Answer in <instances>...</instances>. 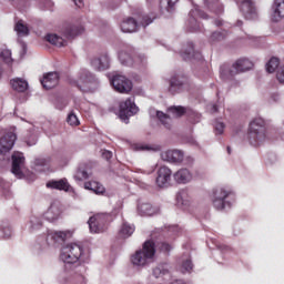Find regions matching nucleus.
<instances>
[{"mask_svg": "<svg viewBox=\"0 0 284 284\" xmlns=\"http://www.w3.org/2000/svg\"><path fill=\"white\" fill-rule=\"evenodd\" d=\"M156 247L154 246V242H145L142 250L136 251L132 255L131 263L135 267H145V265H150L154 261Z\"/></svg>", "mask_w": 284, "mask_h": 284, "instance_id": "1", "label": "nucleus"}, {"mask_svg": "<svg viewBox=\"0 0 284 284\" xmlns=\"http://www.w3.org/2000/svg\"><path fill=\"white\" fill-rule=\"evenodd\" d=\"M112 85L116 92H120L121 94L132 92L133 88L132 81L124 75H114L112 79Z\"/></svg>", "mask_w": 284, "mask_h": 284, "instance_id": "3", "label": "nucleus"}, {"mask_svg": "<svg viewBox=\"0 0 284 284\" xmlns=\"http://www.w3.org/2000/svg\"><path fill=\"white\" fill-rule=\"evenodd\" d=\"M89 176L90 173L85 171V165H81L75 173L77 181H85Z\"/></svg>", "mask_w": 284, "mask_h": 284, "instance_id": "26", "label": "nucleus"}, {"mask_svg": "<svg viewBox=\"0 0 284 284\" xmlns=\"http://www.w3.org/2000/svg\"><path fill=\"white\" fill-rule=\"evenodd\" d=\"M119 59L121 63H124L125 65H132V58L130 57V53L121 51L119 53Z\"/></svg>", "mask_w": 284, "mask_h": 284, "instance_id": "28", "label": "nucleus"}, {"mask_svg": "<svg viewBox=\"0 0 284 284\" xmlns=\"http://www.w3.org/2000/svg\"><path fill=\"white\" fill-rule=\"evenodd\" d=\"M251 133L257 141H263L265 139V122L261 119L254 120L251 123Z\"/></svg>", "mask_w": 284, "mask_h": 284, "instance_id": "8", "label": "nucleus"}, {"mask_svg": "<svg viewBox=\"0 0 284 284\" xmlns=\"http://www.w3.org/2000/svg\"><path fill=\"white\" fill-rule=\"evenodd\" d=\"M252 61L247 60V59H240L237 60L232 69H231V74H241V72H247V70H252Z\"/></svg>", "mask_w": 284, "mask_h": 284, "instance_id": "13", "label": "nucleus"}, {"mask_svg": "<svg viewBox=\"0 0 284 284\" xmlns=\"http://www.w3.org/2000/svg\"><path fill=\"white\" fill-rule=\"evenodd\" d=\"M84 187L85 190H91V192H94V194H103L105 192V187L97 181L87 182Z\"/></svg>", "mask_w": 284, "mask_h": 284, "instance_id": "20", "label": "nucleus"}, {"mask_svg": "<svg viewBox=\"0 0 284 284\" xmlns=\"http://www.w3.org/2000/svg\"><path fill=\"white\" fill-rule=\"evenodd\" d=\"M11 88L16 90V92H26L28 90V81L21 78H14L10 81Z\"/></svg>", "mask_w": 284, "mask_h": 284, "instance_id": "17", "label": "nucleus"}, {"mask_svg": "<svg viewBox=\"0 0 284 284\" xmlns=\"http://www.w3.org/2000/svg\"><path fill=\"white\" fill-rule=\"evenodd\" d=\"M14 30L20 37H28L30 34V29L22 21L16 23Z\"/></svg>", "mask_w": 284, "mask_h": 284, "instance_id": "24", "label": "nucleus"}, {"mask_svg": "<svg viewBox=\"0 0 284 284\" xmlns=\"http://www.w3.org/2000/svg\"><path fill=\"white\" fill-rule=\"evenodd\" d=\"M185 114V108L183 106H172L169 109L168 114L158 111L156 116L162 121V123H170L171 119H179Z\"/></svg>", "mask_w": 284, "mask_h": 284, "instance_id": "5", "label": "nucleus"}, {"mask_svg": "<svg viewBox=\"0 0 284 284\" xmlns=\"http://www.w3.org/2000/svg\"><path fill=\"white\" fill-rule=\"evenodd\" d=\"M41 83L45 90H52V88L59 85V74L48 73L43 77Z\"/></svg>", "mask_w": 284, "mask_h": 284, "instance_id": "14", "label": "nucleus"}, {"mask_svg": "<svg viewBox=\"0 0 284 284\" xmlns=\"http://www.w3.org/2000/svg\"><path fill=\"white\" fill-rule=\"evenodd\" d=\"M80 90H90L94 85V78L88 71H81L75 81Z\"/></svg>", "mask_w": 284, "mask_h": 284, "instance_id": "6", "label": "nucleus"}, {"mask_svg": "<svg viewBox=\"0 0 284 284\" xmlns=\"http://www.w3.org/2000/svg\"><path fill=\"white\" fill-rule=\"evenodd\" d=\"M276 68H278V59L273 58L266 64V71L272 73V72H275Z\"/></svg>", "mask_w": 284, "mask_h": 284, "instance_id": "30", "label": "nucleus"}, {"mask_svg": "<svg viewBox=\"0 0 284 284\" xmlns=\"http://www.w3.org/2000/svg\"><path fill=\"white\" fill-rule=\"evenodd\" d=\"M121 236L124 239H128V236H132L134 234V226L130 224H123L121 231H120Z\"/></svg>", "mask_w": 284, "mask_h": 284, "instance_id": "27", "label": "nucleus"}, {"mask_svg": "<svg viewBox=\"0 0 284 284\" xmlns=\"http://www.w3.org/2000/svg\"><path fill=\"white\" fill-rule=\"evenodd\" d=\"M17 142V134L13 132L4 134L0 139V152H8L14 148V143Z\"/></svg>", "mask_w": 284, "mask_h": 284, "instance_id": "9", "label": "nucleus"}, {"mask_svg": "<svg viewBox=\"0 0 284 284\" xmlns=\"http://www.w3.org/2000/svg\"><path fill=\"white\" fill-rule=\"evenodd\" d=\"M47 187L51 190H62L63 192H68L70 190V183L68 180H59V181H50L47 183Z\"/></svg>", "mask_w": 284, "mask_h": 284, "instance_id": "15", "label": "nucleus"}, {"mask_svg": "<svg viewBox=\"0 0 284 284\" xmlns=\"http://www.w3.org/2000/svg\"><path fill=\"white\" fill-rule=\"evenodd\" d=\"M69 125H80L79 118L74 113H70L67 119Z\"/></svg>", "mask_w": 284, "mask_h": 284, "instance_id": "31", "label": "nucleus"}, {"mask_svg": "<svg viewBox=\"0 0 284 284\" xmlns=\"http://www.w3.org/2000/svg\"><path fill=\"white\" fill-rule=\"evenodd\" d=\"M138 210L140 214H143L144 216H152L156 214V210H154V207H152V204L149 203H140L138 205Z\"/></svg>", "mask_w": 284, "mask_h": 284, "instance_id": "22", "label": "nucleus"}, {"mask_svg": "<svg viewBox=\"0 0 284 284\" xmlns=\"http://www.w3.org/2000/svg\"><path fill=\"white\" fill-rule=\"evenodd\" d=\"M241 10L244 11V12H252V10H254V8L252 7V2L250 1H245L242 3L241 6Z\"/></svg>", "mask_w": 284, "mask_h": 284, "instance_id": "32", "label": "nucleus"}, {"mask_svg": "<svg viewBox=\"0 0 284 284\" xmlns=\"http://www.w3.org/2000/svg\"><path fill=\"white\" fill-rule=\"evenodd\" d=\"M174 179L178 183H187L192 181V174L190 171L182 169L174 174Z\"/></svg>", "mask_w": 284, "mask_h": 284, "instance_id": "18", "label": "nucleus"}, {"mask_svg": "<svg viewBox=\"0 0 284 284\" xmlns=\"http://www.w3.org/2000/svg\"><path fill=\"white\" fill-rule=\"evenodd\" d=\"M192 270V262L186 261L183 265H182V272H190Z\"/></svg>", "mask_w": 284, "mask_h": 284, "instance_id": "35", "label": "nucleus"}, {"mask_svg": "<svg viewBox=\"0 0 284 284\" xmlns=\"http://www.w3.org/2000/svg\"><path fill=\"white\" fill-rule=\"evenodd\" d=\"M136 112H139V108H136L132 99H126L120 103L119 118L121 121H128V119H130L132 114H136Z\"/></svg>", "mask_w": 284, "mask_h": 284, "instance_id": "4", "label": "nucleus"}, {"mask_svg": "<svg viewBox=\"0 0 284 284\" xmlns=\"http://www.w3.org/2000/svg\"><path fill=\"white\" fill-rule=\"evenodd\" d=\"M161 159L168 163H181L183 161V153L179 150H166L161 153Z\"/></svg>", "mask_w": 284, "mask_h": 284, "instance_id": "12", "label": "nucleus"}, {"mask_svg": "<svg viewBox=\"0 0 284 284\" xmlns=\"http://www.w3.org/2000/svg\"><path fill=\"white\" fill-rule=\"evenodd\" d=\"M89 226H90L91 232H93V234L101 232V227L99 226V217H97V216L90 217Z\"/></svg>", "mask_w": 284, "mask_h": 284, "instance_id": "25", "label": "nucleus"}, {"mask_svg": "<svg viewBox=\"0 0 284 284\" xmlns=\"http://www.w3.org/2000/svg\"><path fill=\"white\" fill-rule=\"evenodd\" d=\"M75 6H78L79 8H81V6H83V0H73Z\"/></svg>", "mask_w": 284, "mask_h": 284, "instance_id": "40", "label": "nucleus"}, {"mask_svg": "<svg viewBox=\"0 0 284 284\" xmlns=\"http://www.w3.org/2000/svg\"><path fill=\"white\" fill-rule=\"evenodd\" d=\"M26 163V158L23 156V153L16 152L12 155V174L21 179L22 172H21V165Z\"/></svg>", "mask_w": 284, "mask_h": 284, "instance_id": "10", "label": "nucleus"}, {"mask_svg": "<svg viewBox=\"0 0 284 284\" xmlns=\"http://www.w3.org/2000/svg\"><path fill=\"white\" fill-rule=\"evenodd\" d=\"M47 41H49V43H52V45H57V48H63V45H65L64 39L54 33L48 34Z\"/></svg>", "mask_w": 284, "mask_h": 284, "instance_id": "23", "label": "nucleus"}, {"mask_svg": "<svg viewBox=\"0 0 284 284\" xmlns=\"http://www.w3.org/2000/svg\"><path fill=\"white\" fill-rule=\"evenodd\" d=\"M83 32V28L81 27H67L63 30V37L65 39H74V37H79Z\"/></svg>", "mask_w": 284, "mask_h": 284, "instance_id": "19", "label": "nucleus"}, {"mask_svg": "<svg viewBox=\"0 0 284 284\" xmlns=\"http://www.w3.org/2000/svg\"><path fill=\"white\" fill-rule=\"evenodd\" d=\"M171 179H172V171L169 168L162 166L158 171L156 183L159 187H166V185H170Z\"/></svg>", "mask_w": 284, "mask_h": 284, "instance_id": "11", "label": "nucleus"}, {"mask_svg": "<svg viewBox=\"0 0 284 284\" xmlns=\"http://www.w3.org/2000/svg\"><path fill=\"white\" fill-rule=\"evenodd\" d=\"M81 254H83V250L79 244H68L62 250L61 260L64 263H77L81 258Z\"/></svg>", "mask_w": 284, "mask_h": 284, "instance_id": "2", "label": "nucleus"}, {"mask_svg": "<svg viewBox=\"0 0 284 284\" xmlns=\"http://www.w3.org/2000/svg\"><path fill=\"white\" fill-rule=\"evenodd\" d=\"M170 250H172V247L169 244H163L162 245V251L163 252H170Z\"/></svg>", "mask_w": 284, "mask_h": 284, "instance_id": "38", "label": "nucleus"}, {"mask_svg": "<svg viewBox=\"0 0 284 284\" xmlns=\"http://www.w3.org/2000/svg\"><path fill=\"white\" fill-rule=\"evenodd\" d=\"M176 1H179V0H168V6L170 8H173L175 6Z\"/></svg>", "mask_w": 284, "mask_h": 284, "instance_id": "39", "label": "nucleus"}, {"mask_svg": "<svg viewBox=\"0 0 284 284\" xmlns=\"http://www.w3.org/2000/svg\"><path fill=\"white\" fill-rule=\"evenodd\" d=\"M170 271L165 266H158L153 270V276L155 278H161L162 276H165Z\"/></svg>", "mask_w": 284, "mask_h": 284, "instance_id": "29", "label": "nucleus"}, {"mask_svg": "<svg viewBox=\"0 0 284 284\" xmlns=\"http://www.w3.org/2000/svg\"><path fill=\"white\" fill-rule=\"evenodd\" d=\"M104 63L101 65V68H108V59H103Z\"/></svg>", "mask_w": 284, "mask_h": 284, "instance_id": "41", "label": "nucleus"}, {"mask_svg": "<svg viewBox=\"0 0 284 284\" xmlns=\"http://www.w3.org/2000/svg\"><path fill=\"white\" fill-rule=\"evenodd\" d=\"M102 156H103L104 159H112V152L105 151V152L102 153Z\"/></svg>", "mask_w": 284, "mask_h": 284, "instance_id": "37", "label": "nucleus"}, {"mask_svg": "<svg viewBox=\"0 0 284 284\" xmlns=\"http://www.w3.org/2000/svg\"><path fill=\"white\" fill-rule=\"evenodd\" d=\"M229 194L230 193H227V191H225V189H223V187L213 189V191L211 193V199H212L215 207H217L219 210L223 209L224 201L227 199Z\"/></svg>", "mask_w": 284, "mask_h": 284, "instance_id": "7", "label": "nucleus"}, {"mask_svg": "<svg viewBox=\"0 0 284 284\" xmlns=\"http://www.w3.org/2000/svg\"><path fill=\"white\" fill-rule=\"evenodd\" d=\"M283 17H284V0H276L272 19L273 21H281Z\"/></svg>", "mask_w": 284, "mask_h": 284, "instance_id": "16", "label": "nucleus"}, {"mask_svg": "<svg viewBox=\"0 0 284 284\" xmlns=\"http://www.w3.org/2000/svg\"><path fill=\"white\" fill-rule=\"evenodd\" d=\"M277 79L280 83H284V67H282L281 70L277 72Z\"/></svg>", "mask_w": 284, "mask_h": 284, "instance_id": "36", "label": "nucleus"}, {"mask_svg": "<svg viewBox=\"0 0 284 284\" xmlns=\"http://www.w3.org/2000/svg\"><path fill=\"white\" fill-rule=\"evenodd\" d=\"M67 236H72V233L63 232V231L54 233V239H61L62 241H63V239H67Z\"/></svg>", "mask_w": 284, "mask_h": 284, "instance_id": "33", "label": "nucleus"}, {"mask_svg": "<svg viewBox=\"0 0 284 284\" xmlns=\"http://www.w3.org/2000/svg\"><path fill=\"white\" fill-rule=\"evenodd\" d=\"M150 23H152V20H149V21L144 20V21H143V24H144V26H150Z\"/></svg>", "mask_w": 284, "mask_h": 284, "instance_id": "42", "label": "nucleus"}, {"mask_svg": "<svg viewBox=\"0 0 284 284\" xmlns=\"http://www.w3.org/2000/svg\"><path fill=\"white\" fill-rule=\"evenodd\" d=\"M1 57L2 59H4V61H10V57H12V53L10 52V50L6 49L2 51Z\"/></svg>", "mask_w": 284, "mask_h": 284, "instance_id": "34", "label": "nucleus"}, {"mask_svg": "<svg viewBox=\"0 0 284 284\" xmlns=\"http://www.w3.org/2000/svg\"><path fill=\"white\" fill-rule=\"evenodd\" d=\"M219 128H220L221 130H223V124H219Z\"/></svg>", "mask_w": 284, "mask_h": 284, "instance_id": "43", "label": "nucleus"}, {"mask_svg": "<svg viewBox=\"0 0 284 284\" xmlns=\"http://www.w3.org/2000/svg\"><path fill=\"white\" fill-rule=\"evenodd\" d=\"M122 32H136V21L132 18L126 19L121 23Z\"/></svg>", "mask_w": 284, "mask_h": 284, "instance_id": "21", "label": "nucleus"}]
</instances>
